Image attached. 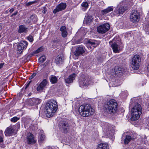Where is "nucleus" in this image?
Here are the masks:
<instances>
[{
  "label": "nucleus",
  "instance_id": "nucleus-1",
  "mask_svg": "<svg viewBox=\"0 0 149 149\" xmlns=\"http://www.w3.org/2000/svg\"><path fill=\"white\" fill-rule=\"evenodd\" d=\"M58 109V105L56 101L51 100L48 101L45 106L46 116L48 118L52 116Z\"/></svg>",
  "mask_w": 149,
  "mask_h": 149
},
{
  "label": "nucleus",
  "instance_id": "nucleus-2",
  "mask_svg": "<svg viewBox=\"0 0 149 149\" xmlns=\"http://www.w3.org/2000/svg\"><path fill=\"white\" fill-rule=\"evenodd\" d=\"M79 111L81 116L87 117L93 115L95 111L90 104H86L81 105L79 108Z\"/></svg>",
  "mask_w": 149,
  "mask_h": 149
},
{
  "label": "nucleus",
  "instance_id": "nucleus-3",
  "mask_svg": "<svg viewBox=\"0 0 149 149\" xmlns=\"http://www.w3.org/2000/svg\"><path fill=\"white\" fill-rule=\"evenodd\" d=\"M142 112V109L141 105L138 103H136L131 110V120L134 121L138 120Z\"/></svg>",
  "mask_w": 149,
  "mask_h": 149
},
{
  "label": "nucleus",
  "instance_id": "nucleus-4",
  "mask_svg": "<svg viewBox=\"0 0 149 149\" xmlns=\"http://www.w3.org/2000/svg\"><path fill=\"white\" fill-rule=\"evenodd\" d=\"M118 104L115 100H111L107 103L105 107L108 113H114L117 110Z\"/></svg>",
  "mask_w": 149,
  "mask_h": 149
},
{
  "label": "nucleus",
  "instance_id": "nucleus-5",
  "mask_svg": "<svg viewBox=\"0 0 149 149\" xmlns=\"http://www.w3.org/2000/svg\"><path fill=\"white\" fill-rule=\"evenodd\" d=\"M103 129L105 135L110 137L113 134L114 131L111 125L105 123L103 126Z\"/></svg>",
  "mask_w": 149,
  "mask_h": 149
},
{
  "label": "nucleus",
  "instance_id": "nucleus-6",
  "mask_svg": "<svg viewBox=\"0 0 149 149\" xmlns=\"http://www.w3.org/2000/svg\"><path fill=\"white\" fill-rule=\"evenodd\" d=\"M140 62V56L138 55H135L132 58L131 66L134 69L137 70L139 68Z\"/></svg>",
  "mask_w": 149,
  "mask_h": 149
},
{
  "label": "nucleus",
  "instance_id": "nucleus-7",
  "mask_svg": "<svg viewBox=\"0 0 149 149\" xmlns=\"http://www.w3.org/2000/svg\"><path fill=\"white\" fill-rule=\"evenodd\" d=\"M28 42L25 40H23L19 43L17 46V53L19 54H21L24 50L26 48Z\"/></svg>",
  "mask_w": 149,
  "mask_h": 149
},
{
  "label": "nucleus",
  "instance_id": "nucleus-8",
  "mask_svg": "<svg viewBox=\"0 0 149 149\" xmlns=\"http://www.w3.org/2000/svg\"><path fill=\"white\" fill-rule=\"evenodd\" d=\"M110 28V25L108 23H106L98 26L97 28V31L99 33L103 34L108 31Z\"/></svg>",
  "mask_w": 149,
  "mask_h": 149
},
{
  "label": "nucleus",
  "instance_id": "nucleus-9",
  "mask_svg": "<svg viewBox=\"0 0 149 149\" xmlns=\"http://www.w3.org/2000/svg\"><path fill=\"white\" fill-rule=\"evenodd\" d=\"M139 14L137 11H132L130 16L131 21L134 23L137 22L139 20Z\"/></svg>",
  "mask_w": 149,
  "mask_h": 149
},
{
  "label": "nucleus",
  "instance_id": "nucleus-10",
  "mask_svg": "<svg viewBox=\"0 0 149 149\" xmlns=\"http://www.w3.org/2000/svg\"><path fill=\"white\" fill-rule=\"evenodd\" d=\"M100 43L99 41L96 40H89L87 41V47L89 49H93L98 46Z\"/></svg>",
  "mask_w": 149,
  "mask_h": 149
},
{
  "label": "nucleus",
  "instance_id": "nucleus-11",
  "mask_svg": "<svg viewBox=\"0 0 149 149\" xmlns=\"http://www.w3.org/2000/svg\"><path fill=\"white\" fill-rule=\"evenodd\" d=\"M26 141L28 144H34L36 142L33 135L31 133H28L27 135Z\"/></svg>",
  "mask_w": 149,
  "mask_h": 149
},
{
  "label": "nucleus",
  "instance_id": "nucleus-12",
  "mask_svg": "<svg viewBox=\"0 0 149 149\" xmlns=\"http://www.w3.org/2000/svg\"><path fill=\"white\" fill-rule=\"evenodd\" d=\"M37 18L36 15H33L30 17H28L25 20V22L26 24H31L36 22L37 21Z\"/></svg>",
  "mask_w": 149,
  "mask_h": 149
},
{
  "label": "nucleus",
  "instance_id": "nucleus-13",
  "mask_svg": "<svg viewBox=\"0 0 149 149\" xmlns=\"http://www.w3.org/2000/svg\"><path fill=\"white\" fill-rule=\"evenodd\" d=\"M65 9V3H61L56 6V8L53 10V13L54 14H56V13L63 10Z\"/></svg>",
  "mask_w": 149,
  "mask_h": 149
},
{
  "label": "nucleus",
  "instance_id": "nucleus-14",
  "mask_svg": "<svg viewBox=\"0 0 149 149\" xmlns=\"http://www.w3.org/2000/svg\"><path fill=\"white\" fill-rule=\"evenodd\" d=\"M41 102V100L38 98H33L29 99L28 104L30 105L33 106L39 104Z\"/></svg>",
  "mask_w": 149,
  "mask_h": 149
},
{
  "label": "nucleus",
  "instance_id": "nucleus-15",
  "mask_svg": "<svg viewBox=\"0 0 149 149\" xmlns=\"http://www.w3.org/2000/svg\"><path fill=\"white\" fill-rule=\"evenodd\" d=\"M48 81L46 79H44L37 87L36 89L38 91L43 90L47 86Z\"/></svg>",
  "mask_w": 149,
  "mask_h": 149
},
{
  "label": "nucleus",
  "instance_id": "nucleus-16",
  "mask_svg": "<svg viewBox=\"0 0 149 149\" xmlns=\"http://www.w3.org/2000/svg\"><path fill=\"white\" fill-rule=\"evenodd\" d=\"M15 130L13 127L10 126L7 127L5 132V134L6 136H10L14 134Z\"/></svg>",
  "mask_w": 149,
  "mask_h": 149
},
{
  "label": "nucleus",
  "instance_id": "nucleus-17",
  "mask_svg": "<svg viewBox=\"0 0 149 149\" xmlns=\"http://www.w3.org/2000/svg\"><path fill=\"white\" fill-rule=\"evenodd\" d=\"M79 84L80 86L83 88L84 86H88L90 84V83L88 79H86L85 78H82L80 80Z\"/></svg>",
  "mask_w": 149,
  "mask_h": 149
},
{
  "label": "nucleus",
  "instance_id": "nucleus-18",
  "mask_svg": "<svg viewBox=\"0 0 149 149\" xmlns=\"http://www.w3.org/2000/svg\"><path fill=\"white\" fill-rule=\"evenodd\" d=\"M125 9L123 6L120 7H117L114 11V13L115 15H118L123 14L125 11Z\"/></svg>",
  "mask_w": 149,
  "mask_h": 149
},
{
  "label": "nucleus",
  "instance_id": "nucleus-19",
  "mask_svg": "<svg viewBox=\"0 0 149 149\" xmlns=\"http://www.w3.org/2000/svg\"><path fill=\"white\" fill-rule=\"evenodd\" d=\"M85 52V51L82 47H78L74 52V54L76 56H78L82 54Z\"/></svg>",
  "mask_w": 149,
  "mask_h": 149
},
{
  "label": "nucleus",
  "instance_id": "nucleus-20",
  "mask_svg": "<svg viewBox=\"0 0 149 149\" xmlns=\"http://www.w3.org/2000/svg\"><path fill=\"white\" fill-rule=\"evenodd\" d=\"M28 28L26 27L24 25H20L18 29V32L19 33H26L28 32Z\"/></svg>",
  "mask_w": 149,
  "mask_h": 149
},
{
  "label": "nucleus",
  "instance_id": "nucleus-21",
  "mask_svg": "<svg viewBox=\"0 0 149 149\" xmlns=\"http://www.w3.org/2000/svg\"><path fill=\"white\" fill-rule=\"evenodd\" d=\"M111 47L114 52L115 53H118L119 52L120 48L116 43L114 42L111 45Z\"/></svg>",
  "mask_w": 149,
  "mask_h": 149
},
{
  "label": "nucleus",
  "instance_id": "nucleus-22",
  "mask_svg": "<svg viewBox=\"0 0 149 149\" xmlns=\"http://www.w3.org/2000/svg\"><path fill=\"white\" fill-rule=\"evenodd\" d=\"M76 75V74L74 73L70 75L68 78L66 79V83L69 84L72 82Z\"/></svg>",
  "mask_w": 149,
  "mask_h": 149
},
{
  "label": "nucleus",
  "instance_id": "nucleus-23",
  "mask_svg": "<svg viewBox=\"0 0 149 149\" xmlns=\"http://www.w3.org/2000/svg\"><path fill=\"white\" fill-rule=\"evenodd\" d=\"M63 60L62 55L59 54L56 57L55 59V63L57 64H61L63 62Z\"/></svg>",
  "mask_w": 149,
  "mask_h": 149
},
{
  "label": "nucleus",
  "instance_id": "nucleus-24",
  "mask_svg": "<svg viewBox=\"0 0 149 149\" xmlns=\"http://www.w3.org/2000/svg\"><path fill=\"white\" fill-rule=\"evenodd\" d=\"M59 127L60 130L64 133L65 131V121L63 120L60 122Z\"/></svg>",
  "mask_w": 149,
  "mask_h": 149
},
{
  "label": "nucleus",
  "instance_id": "nucleus-25",
  "mask_svg": "<svg viewBox=\"0 0 149 149\" xmlns=\"http://www.w3.org/2000/svg\"><path fill=\"white\" fill-rule=\"evenodd\" d=\"M113 10L112 7H109L107 8L104 9L101 11V14L102 15H104L107 13L112 11Z\"/></svg>",
  "mask_w": 149,
  "mask_h": 149
},
{
  "label": "nucleus",
  "instance_id": "nucleus-26",
  "mask_svg": "<svg viewBox=\"0 0 149 149\" xmlns=\"http://www.w3.org/2000/svg\"><path fill=\"white\" fill-rule=\"evenodd\" d=\"M98 149H109L107 144L105 143H100L97 146Z\"/></svg>",
  "mask_w": 149,
  "mask_h": 149
},
{
  "label": "nucleus",
  "instance_id": "nucleus-27",
  "mask_svg": "<svg viewBox=\"0 0 149 149\" xmlns=\"http://www.w3.org/2000/svg\"><path fill=\"white\" fill-rule=\"evenodd\" d=\"M93 18L91 15H88L85 18L84 20L87 24H89L92 21Z\"/></svg>",
  "mask_w": 149,
  "mask_h": 149
},
{
  "label": "nucleus",
  "instance_id": "nucleus-28",
  "mask_svg": "<svg viewBox=\"0 0 149 149\" xmlns=\"http://www.w3.org/2000/svg\"><path fill=\"white\" fill-rule=\"evenodd\" d=\"M114 69L116 74L120 73L122 72V68L118 66H116Z\"/></svg>",
  "mask_w": 149,
  "mask_h": 149
},
{
  "label": "nucleus",
  "instance_id": "nucleus-29",
  "mask_svg": "<svg viewBox=\"0 0 149 149\" xmlns=\"http://www.w3.org/2000/svg\"><path fill=\"white\" fill-rule=\"evenodd\" d=\"M50 80L52 84H55L57 82L58 79L55 76L52 75L50 79Z\"/></svg>",
  "mask_w": 149,
  "mask_h": 149
},
{
  "label": "nucleus",
  "instance_id": "nucleus-30",
  "mask_svg": "<svg viewBox=\"0 0 149 149\" xmlns=\"http://www.w3.org/2000/svg\"><path fill=\"white\" fill-rule=\"evenodd\" d=\"M82 7V10L83 11H85L87 9L88 7V4L87 2H83L81 4Z\"/></svg>",
  "mask_w": 149,
  "mask_h": 149
},
{
  "label": "nucleus",
  "instance_id": "nucleus-31",
  "mask_svg": "<svg viewBox=\"0 0 149 149\" xmlns=\"http://www.w3.org/2000/svg\"><path fill=\"white\" fill-rule=\"evenodd\" d=\"M132 139V136L128 135L126 136L124 140V143L125 144H127Z\"/></svg>",
  "mask_w": 149,
  "mask_h": 149
},
{
  "label": "nucleus",
  "instance_id": "nucleus-32",
  "mask_svg": "<svg viewBox=\"0 0 149 149\" xmlns=\"http://www.w3.org/2000/svg\"><path fill=\"white\" fill-rule=\"evenodd\" d=\"M60 30L61 32L62 36L63 38L65 37V26H62L60 28Z\"/></svg>",
  "mask_w": 149,
  "mask_h": 149
},
{
  "label": "nucleus",
  "instance_id": "nucleus-33",
  "mask_svg": "<svg viewBox=\"0 0 149 149\" xmlns=\"http://www.w3.org/2000/svg\"><path fill=\"white\" fill-rule=\"evenodd\" d=\"M46 60L45 56H42L40 57L38 59V61L40 63H43Z\"/></svg>",
  "mask_w": 149,
  "mask_h": 149
},
{
  "label": "nucleus",
  "instance_id": "nucleus-34",
  "mask_svg": "<svg viewBox=\"0 0 149 149\" xmlns=\"http://www.w3.org/2000/svg\"><path fill=\"white\" fill-rule=\"evenodd\" d=\"M45 138V136L44 135L42 134H40L39 137V141L40 142L44 140Z\"/></svg>",
  "mask_w": 149,
  "mask_h": 149
},
{
  "label": "nucleus",
  "instance_id": "nucleus-35",
  "mask_svg": "<svg viewBox=\"0 0 149 149\" xmlns=\"http://www.w3.org/2000/svg\"><path fill=\"white\" fill-rule=\"evenodd\" d=\"M43 48L42 47H39L38 49H37L36 50L34 51L33 52V53L34 54L38 53L43 50Z\"/></svg>",
  "mask_w": 149,
  "mask_h": 149
},
{
  "label": "nucleus",
  "instance_id": "nucleus-36",
  "mask_svg": "<svg viewBox=\"0 0 149 149\" xmlns=\"http://www.w3.org/2000/svg\"><path fill=\"white\" fill-rule=\"evenodd\" d=\"M38 2V0H35L33 1H29V2L27 3L26 5L27 6H29L33 4L36 3Z\"/></svg>",
  "mask_w": 149,
  "mask_h": 149
},
{
  "label": "nucleus",
  "instance_id": "nucleus-37",
  "mask_svg": "<svg viewBox=\"0 0 149 149\" xmlns=\"http://www.w3.org/2000/svg\"><path fill=\"white\" fill-rule=\"evenodd\" d=\"M19 118L17 117H14L12 118L11 121L13 122H15L19 119Z\"/></svg>",
  "mask_w": 149,
  "mask_h": 149
},
{
  "label": "nucleus",
  "instance_id": "nucleus-38",
  "mask_svg": "<svg viewBox=\"0 0 149 149\" xmlns=\"http://www.w3.org/2000/svg\"><path fill=\"white\" fill-rule=\"evenodd\" d=\"M3 133L2 130H0V143L3 141Z\"/></svg>",
  "mask_w": 149,
  "mask_h": 149
},
{
  "label": "nucleus",
  "instance_id": "nucleus-39",
  "mask_svg": "<svg viewBox=\"0 0 149 149\" xmlns=\"http://www.w3.org/2000/svg\"><path fill=\"white\" fill-rule=\"evenodd\" d=\"M27 38L29 41L31 42H32L33 41V37L31 35H29L27 37Z\"/></svg>",
  "mask_w": 149,
  "mask_h": 149
},
{
  "label": "nucleus",
  "instance_id": "nucleus-40",
  "mask_svg": "<svg viewBox=\"0 0 149 149\" xmlns=\"http://www.w3.org/2000/svg\"><path fill=\"white\" fill-rule=\"evenodd\" d=\"M132 135H134V136H131L132 139L134 140L136 137L137 134L135 132H133Z\"/></svg>",
  "mask_w": 149,
  "mask_h": 149
},
{
  "label": "nucleus",
  "instance_id": "nucleus-41",
  "mask_svg": "<svg viewBox=\"0 0 149 149\" xmlns=\"http://www.w3.org/2000/svg\"><path fill=\"white\" fill-rule=\"evenodd\" d=\"M121 94L123 96L125 97L127 96L128 95V94L127 91H125L124 92L122 93H121Z\"/></svg>",
  "mask_w": 149,
  "mask_h": 149
},
{
  "label": "nucleus",
  "instance_id": "nucleus-42",
  "mask_svg": "<svg viewBox=\"0 0 149 149\" xmlns=\"http://www.w3.org/2000/svg\"><path fill=\"white\" fill-rule=\"evenodd\" d=\"M36 75V73H33L31 76L29 77V79H32Z\"/></svg>",
  "mask_w": 149,
  "mask_h": 149
},
{
  "label": "nucleus",
  "instance_id": "nucleus-43",
  "mask_svg": "<svg viewBox=\"0 0 149 149\" xmlns=\"http://www.w3.org/2000/svg\"><path fill=\"white\" fill-rule=\"evenodd\" d=\"M43 9L42 11V12L44 14H45L46 13L47 10L46 9V8L45 7H44L43 8Z\"/></svg>",
  "mask_w": 149,
  "mask_h": 149
},
{
  "label": "nucleus",
  "instance_id": "nucleus-44",
  "mask_svg": "<svg viewBox=\"0 0 149 149\" xmlns=\"http://www.w3.org/2000/svg\"><path fill=\"white\" fill-rule=\"evenodd\" d=\"M17 12L16 11L14 13L11 15L10 16L11 17H13V16H15L16 15L17 13Z\"/></svg>",
  "mask_w": 149,
  "mask_h": 149
},
{
  "label": "nucleus",
  "instance_id": "nucleus-45",
  "mask_svg": "<svg viewBox=\"0 0 149 149\" xmlns=\"http://www.w3.org/2000/svg\"><path fill=\"white\" fill-rule=\"evenodd\" d=\"M31 82V81H30L29 83H28L27 84H26L25 86V89L27 88L29 86V85H30Z\"/></svg>",
  "mask_w": 149,
  "mask_h": 149
},
{
  "label": "nucleus",
  "instance_id": "nucleus-46",
  "mask_svg": "<svg viewBox=\"0 0 149 149\" xmlns=\"http://www.w3.org/2000/svg\"><path fill=\"white\" fill-rule=\"evenodd\" d=\"M14 9L13 8L11 9L10 10L9 12L10 13H12L14 11Z\"/></svg>",
  "mask_w": 149,
  "mask_h": 149
},
{
  "label": "nucleus",
  "instance_id": "nucleus-47",
  "mask_svg": "<svg viewBox=\"0 0 149 149\" xmlns=\"http://www.w3.org/2000/svg\"><path fill=\"white\" fill-rule=\"evenodd\" d=\"M3 63H1L0 64V69L1 68L3 67Z\"/></svg>",
  "mask_w": 149,
  "mask_h": 149
},
{
  "label": "nucleus",
  "instance_id": "nucleus-48",
  "mask_svg": "<svg viewBox=\"0 0 149 149\" xmlns=\"http://www.w3.org/2000/svg\"><path fill=\"white\" fill-rule=\"evenodd\" d=\"M2 29V26L0 24V31Z\"/></svg>",
  "mask_w": 149,
  "mask_h": 149
},
{
  "label": "nucleus",
  "instance_id": "nucleus-49",
  "mask_svg": "<svg viewBox=\"0 0 149 149\" xmlns=\"http://www.w3.org/2000/svg\"><path fill=\"white\" fill-rule=\"evenodd\" d=\"M65 142L64 141L62 140L61 141V142L64 143Z\"/></svg>",
  "mask_w": 149,
  "mask_h": 149
},
{
  "label": "nucleus",
  "instance_id": "nucleus-50",
  "mask_svg": "<svg viewBox=\"0 0 149 149\" xmlns=\"http://www.w3.org/2000/svg\"><path fill=\"white\" fill-rule=\"evenodd\" d=\"M67 33L66 32V34H65V35H66V36L67 35Z\"/></svg>",
  "mask_w": 149,
  "mask_h": 149
},
{
  "label": "nucleus",
  "instance_id": "nucleus-51",
  "mask_svg": "<svg viewBox=\"0 0 149 149\" xmlns=\"http://www.w3.org/2000/svg\"><path fill=\"white\" fill-rule=\"evenodd\" d=\"M65 125H66H66L67 126H68V125H66V124Z\"/></svg>",
  "mask_w": 149,
  "mask_h": 149
},
{
  "label": "nucleus",
  "instance_id": "nucleus-52",
  "mask_svg": "<svg viewBox=\"0 0 149 149\" xmlns=\"http://www.w3.org/2000/svg\"><path fill=\"white\" fill-rule=\"evenodd\" d=\"M64 79L65 80V78H64Z\"/></svg>",
  "mask_w": 149,
  "mask_h": 149
},
{
  "label": "nucleus",
  "instance_id": "nucleus-53",
  "mask_svg": "<svg viewBox=\"0 0 149 149\" xmlns=\"http://www.w3.org/2000/svg\"><path fill=\"white\" fill-rule=\"evenodd\" d=\"M6 12H8V11H6Z\"/></svg>",
  "mask_w": 149,
  "mask_h": 149
},
{
  "label": "nucleus",
  "instance_id": "nucleus-54",
  "mask_svg": "<svg viewBox=\"0 0 149 149\" xmlns=\"http://www.w3.org/2000/svg\"><path fill=\"white\" fill-rule=\"evenodd\" d=\"M1 37V35H0V38Z\"/></svg>",
  "mask_w": 149,
  "mask_h": 149
}]
</instances>
